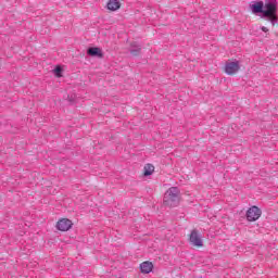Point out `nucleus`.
I'll return each instance as SVG.
<instances>
[{"mask_svg": "<svg viewBox=\"0 0 278 278\" xmlns=\"http://www.w3.org/2000/svg\"><path fill=\"white\" fill-rule=\"evenodd\" d=\"M140 270L143 275H149V273H152L153 270V263L149 261L141 263Z\"/></svg>", "mask_w": 278, "mask_h": 278, "instance_id": "0eeeda50", "label": "nucleus"}, {"mask_svg": "<svg viewBox=\"0 0 278 278\" xmlns=\"http://www.w3.org/2000/svg\"><path fill=\"white\" fill-rule=\"evenodd\" d=\"M181 191L177 187H170L164 194L163 203L166 207H177L181 201Z\"/></svg>", "mask_w": 278, "mask_h": 278, "instance_id": "f03ea898", "label": "nucleus"}, {"mask_svg": "<svg viewBox=\"0 0 278 278\" xmlns=\"http://www.w3.org/2000/svg\"><path fill=\"white\" fill-rule=\"evenodd\" d=\"M108 10L111 12H116V10H121V1L118 0H109L106 4Z\"/></svg>", "mask_w": 278, "mask_h": 278, "instance_id": "6e6552de", "label": "nucleus"}, {"mask_svg": "<svg viewBox=\"0 0 278 278\" xmlns=\"http://www.w3.org/2000/svg\"><path fill=\"white\" fill-rule=\"evenodd\" d=\"M252 14L258 15L261 18L269 21L270 25L275 27L278 25V1L277 0H265L256 1L250 5Z\"/></svg>", "mask_w": 278, "mask_h": 278, "instance_id": "f257e3e1", "label": "nucleus"}, {"mask_svg": "<svg viewBox=\"0 0 278 278\" xmlns=\"http://www.w3.org/2000/svg\"><path fill=\"white\" fill-rule=\"evenodd\" d=\"M53 73H54L55 77H62V67L61 66H56L53 70Z\"/></svg>", "mask_w": 278, "mask_h": 278, "instance_id": "f8f14e48", "label": "nucleus"}, {"mask_svg": "<svg viewBox=\"0 0 278 278\" xmlns=\"http://www.w3.org/2000/svg\"><path fill=\"white\" fill-rule=\"evenodd\" d=\"M245 216L249 223H255V220H260V217L262 216V208L253 205L247 211Z\"/></svg>", "mask_w": 278, "mask_h": 278, "instance_id": "7ed1b4c3", "label": "nucleus"}, {"mask_svg": "<svg viewBox=\"0 0 278 278\" xmlns=\"http://www.w3.org/2000/svg\"><path fill=\"white\" fill-rule=\"evenodd\" d=\"M189 242H191L193 247H198V248L203 247V239H201V235L197 230L191 231L189 237Z\"/></svg>", "mask_w": 278, "mask_h": 278, "instance_id": "39448f33", "label": "nucleus"}, {"mask_svg": "<svg viewBox=\"0 0 278 278\" xmlns=\"http://www.w3.org/2000/svg\"><path fill=\"white\" fill-rule=\"evenodd\" d=\"M261 29H262L265 34H268V27L262 26Z\"/></svg>", "mask_w": 278, "mask_h": 278, "instance_id": "ddd939ff", "label": "nucleus"}, {"mask_svg": "<svg viewBox=\"0 0 278 278\" xmlns=\"http://www.w3.org/2000/svg\"><path fill=\"white\" fill-rule=\"evenodd\" d=\"M87 53L92 58H103V51L100 48H89Z\"/></svg>", "mask_w": 278, "mask_h": 278, "instance_id": "1a4fd4ad", "label": "nucleus"}, {"mask_svg": "<svg viewBox=\"0 0 278 278\" xmlns=\"http://www.w3.org/2000/svg\"><path fill=\"white\" fill-rule=\"evenodd\" d=\"M240 71V62L238 61H232V62H227L225 65V73L226 75H236Z\"/></svg>", "mask_w": 278, "mask_h": 278, "instance_id": "20e7f679", "label": "nucleus"}, {"mask_svg": "<svg viewBox=\"0 0 278 278\" xmlns=\"http://www.w3.org/2000/svg\"><path fill=\"white\" fill-rule=\"evenodd\" d=\"M153 173H155V166H153V164H150V163L146 164L143 167V176L151 177Z\"/></svg>", "mask_w": 278, "mask_h": 278, "instance_id": "9d476101", "label": "nucleus"}, {"mask_svg": "<svg viewBox=\"0 0 278 278\" xmlns=\"http://www.w3.org/2000/svg\"><path fill=\"white\" fill-rule=\"evenodd\" d=\"M73 227V222L68 218L59 219L56 223V229L59 231H68Z\"/></svg>", "mask_w": 278, "mask_h": 278, "instance_id": "423d86ee", "label": "nucleus"}, {"mask_svg": "<svg viewBox=\"0 0 278 278\" xmlns=\"http://www.w3.org/2000/svg\"><path fill=\"white\" fill-rule=\"evenodd\" d=\"M131 47H135V49H130V53L131 55H138V53H140V50L142 49L140 46L132 43Z\"/></svg>", "mask_w": 278, "mask_h": 278, "instance_id": "9b49d317", "label": "nucleus"}]
</instances>
